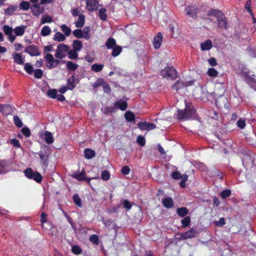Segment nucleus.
I'll use <instances>...</instances> for the list:
<instances>
[{
  "label": "nucleus",
  "instance_id": "obj_28",
  "mask_svg": "<svg viewBox=\"0 0 256 256\" xmlns=\"http://www.w3.org/2000/svg\"><path fill=\"white\" fill-rule=\"evenodd\" d=\"M53 40L57 42H63L66 40V36L60 32H57L53 38Z\"/></svg>",
  "mask_w": 256,
  "mask_h": 256
},
{
  "label": "nucleus",
  "instance_id": "obj_17",
  "mask_svg": "<svg viewBox=\"0 0 256 256\" xmlns=\"http://www.w3.org/2000/svg\"><path fill=\"white\" fill-rule=\"evenodd\" d=\"M76 82L78 83V81L76 82V79L74 75L69 77L67 80V86L68 87V90H73L76 86Z\"/></svg>",
  "mask_w": 256,
  "mask_h": 256
},
{
  "label": "nucleus",
  "instance_id": "obj_57",
  "mask_svg": "<svg viewBox=\"0 0 256 256\" xmlns=\"http://www.w3.org/2000/svg\"><path fill=\"white\" fill-rule=\"evenodd\" d=\"M43 74V72L40 69H36L34 72V78L38 79L40 78Z\"/></svg>",
  "mask_w": 256,
  "mask_h": 256
},
{
  "label": "nucleus",
  "instance_id": "obj_31",
  "mask_svg": "<svg viewBox=\"0 0 256 256\" xmlns=\"http://www.w3.org/2000/svg\"><path fill=\"white\" fill-rule=\"evenodd\" d=\"M78 64H74L71 61H68L66 63V68L68 70L71 71L76 70L78 68Z\"/></svg>",
  "mask_w": 256,
  "mask_h": 256
},
{
  "label": "nucleus",
  "instance_id": "obj_40",
  "mask_svg": "<svg viewBox=\"0 0 256 256\" xmlns=\"http://www.w3.org/2000/svg\"><path fill=\"white\" fill-rule=\"evenodd\" d=\"M47 95L52 98L55 99L56 98L57 90L56 89H50L47 92Z\"/></svg>",
  "mask_w": 256,
  "mask_h": 256
},
{
  "label": "nucleus",
  "instance_id": "obj_12",
  "mask_svg": "<svg viewBox=\"0 0 256 256\" xmlns=\"http://www.w3.org/2000/svg\"><path fill=\"white\" fill-rule=\"evenodd\" d=\"M98 2L97 0H88L86 2V8L89 12H93L98 8Z\"/></svg>",
  "mask_w": 256,
  "mask_h": 256
},
{
  "label": "nucleus",
  "instance_id": "obj_27",
  "mask_svg": "<svg viewBox=\"0 0 256 256\" xmlns=\"http://www.w3.org/2000/svg\"><path fill=\"white\" fill-rule=\"evenodd\" d=\"M44 140L46 143L48 144H52L54 141V138L52 136V134L48 131L45 132Z\"/></svg>",
  "mask_w": 256,
  "mask_h": 256
},
{
  "label": "nucleus",
  "instance_id": "obj_25",
  "mask_svg": "<svg viewBox=\"0 0 256 256\" xmlns=\"http://www.w3.org/2000/svg\"><path fill=\"white\" fill-rule=\"evenodd\" d=\"M26 26H17L14 29V32L16 36H22L25 32Z\"/></svg>",
  "mask_w": 256,
  "mask_h": 256
},
{
  "label": "nucleus",
  "instance_id": "obj_61",
  "mask_svg": "<svg viewBox=\"0 0 256 256\" xmlns=\"http://www.w3.org/2000/svg\"><path fill=\"white\" fill-rule=\"evenodd\" d=\"M22 132L23 134L26 138L29 137L30 135V130L27 127H24L22 128Z\"/></svg>",
  "mask_w": 256,
  "mask_h": 256
},
{
  "label": "nucleus",
  "instance_id": "obj_38",
  "mask_svg": "<svg viewBox=\"0 0 256 256\" xmlns=\"http://www.w3.org/2000/svg\"><path fill=\"white\" fill-rule=\"evenodd\" d=\"M104 66L102 64H94L92 65L91 69L95 72H100Z\"/></svg>",
  "mask_w": 256,
  "mask_h": 256
},
{
  "label": "nucleus",
  "instance_id": "obj_48",
  "mask_svg": "<svg viewBox=\"0 0 256 256\" xmlns=\"http://www.w3.org/2000/svg\"><path fill=\"white\" fill-rule=\"evenodd\" d=\"M72 251L73 254L77 255L80 254L82 252L81 248L78 245L74 246L72 248Z\"/></svg>",
  "mask_w": 256,
  "mask_h": 256
},
{
  "label": "nucleus",
  "instance_id": "obj_55",
  "mask_svg": "<svg viewBox=\"0 0 256 256\" xmlns=\"http://www.w3.org/2000/svg\"><path fill=\"white\" fill-rule=\"evenodd\" d=\"M231 191L230 190H225L220 193V196L222 199H225L230 196Z\"/></svg>",
  "mask_w": 256,
  "mask_h": 256
},
{
  "label": "nucleus",
  "instance_id": "obj_30",
  "mask_svg": "<svg viewBox=\"0 0 256 256\" xmlns=\"http://www.w3.org/2000/svg\"><path fill=\"white\" fill-rule=\"evenodd\" d=\"M51 32L52 30L50 27L48 26H45L42 27L40 33L42 36H48Z\"/></svg>",
  "mask_w": 256,
  "mask_h": 256
},
{
  "label": "nucleus",
  "instance_id": "obj_39",
  "mask_svg": "<svg viewBox=\"0 0 256 256\" xmlns=\"http://www.w3.org/2000/svg\"><path fill=\"white\" fill-rule=\"evenodd\" d=\"M24 69L26 72L31 74L34 72V68L30 63H26L24 66Z\"/></svg>",
  "mask_w": 256,
  "mask_h": 256
},
{
  "label": "nucleus",
  "instance_id": "obj_14",
  "mask_svg": "<svg viewBox=\"0 0 256 256\" xmlns=\"http://www.w3.org/2000/svg\"><path fill=\"white\" fill-rule=\"evenodd\" d=\"M30 9L32 14L38 16L44 12V8H40L39 4H34L30 7Z\"/></svg>",
  "mask_w": 256,
  "mask_h": 256
},
{
  "label": "nucleus",
  "instance_id": "obj_22",
  "mask_svg": "<svg viewBox=\"0 0 256 256\" xmlns=\"http://www.w3.org/2000/svg\"><path fill=\"white\" fill-rule=\"evenodd\" d=\"M212 42L210 40H208L200 44L201 50L203 51L210 50L212 47Z\"/></svg>",
  "mask_w": 256,
  "mask_h": 256
},
{
  "label": "nucleus",
  "instance_id": "obj_13",
  "mask_svg": "<svg viewBox=\"0 0 256 256\" xmlns=\"http://www.w3.org/2000/svg\"><path fill=\"white\" fill-rule=\"evenodd\" d=\"M72 177L78 181L86 180L88 182H90L92 178H87L85 175V170H82L80 173H76L72 174Z\"/></svg>",
  "mask_w": 256,
  "mask_h": 256
},
{
  "label": "nucleus",
  "instance_id": "obj_9",
  "mask_svg": "<svg viewBox=\"0 0 256 256\" xmlns=\"http://www.w3.org/2000/svg\"><path fill=\"white\" fill-rule=\"evenodd\" d=\"M138 127L142 130H150L154 129L156 125L154 124L149 123L146 122H140L137 124Z\"/></svg>",
  "mask_w": 256,
  "mask_h": 256
},
{
  "label": "nucleus",
  "instance_id": "obj_62",
  "mask_svg": "<svg viewBox=\"0 0 256 256\" xmlns=\"http://www.w3.org/2000/svg\"><path fill=\"white\" fill-rule=\"evenodd\" d=\"M237 126L240 129H243L246 126L245 120L240 118L236 122Z\"/></svg>",
  "mask_w": 256,
  "mask_h": 256
},
{
  "label": "nucleus",
  "instance_id": "obj_43",
  "mask_svg": "<svg viewBox=\"0 0 256 256\" xmlns=\"http://www.w3.org/2000/svg\"><path fill=\"white\" fill-rule=\"evenodd\" d=\"M16 10V7L14 6H10L4 12V14L6 15L11 16L12 14Z\"/></svg>",
  "mask_w": 256,
  "mask_h": 256
},
{
  "label": "nucleus",
  "instance_id": "obj_64",
  "mask_svg": "<svg viewBox=\"0 0 256 256\" xmlns=\"http://www.w3.org/2000/svg\"><path fill=\"white\" fill-rule=\"evenodd\" d=\"M121 172L123 174L127 175L130 172V168L128 166H125L122 168Z\"/></svg>",
  "mask_w": 256,
  "mask_h": 256
},
{
  "label": "nucleus",
  "instance_id": "obj_33",
  "mask_svg": "<svg viewBox=\"0 0 256 256\" xmlns=\"http://www.w3.org/2000/svg\"><path fill=\"white\" fill-rule=\"evenodd\" d=\"M68 57L71 60H76L78 58V54L77 53V51L72 50L68 52Z\"/></svg>",
  "mask_w": 256,
  "mask_h": 256
},
{
  "label": "nucleus",
  "instance_id": "obj_56",
  "mask_svg": "<svg viewBox=\"0 0 256 256\" xmlns=\"http://www.w3.org/2000/svg\"><path fill=\"white\" fill-rule=\"evenodd\" d=\"M136 142L141 146H144L146 144L145 138L142 136H138Z\"/></svg>",
  "mask_w": 256,
  "mask_h": 256
},
{
  "label": "nucleus",
  "instance_id": "obj_21",
  "mask_svg": "<svg viewBox=\"0 0 256 256\" xmlns=\"http://www.w3.org/2000/svg\"><path fill=\"white\" fill-rule=\"evenodd\" d=\"M95 154L94 150L90 148H87L84 150V155L86 159H91L95 156Z\"/></svg>",
  "mask_w": 256,
  "mask_h": 256
},
{
  "label": "nucleus",
  "instance_id": "obj_4",
  "mask_svg": "<svg viewBox=\"0 0 256 256\" xmlns=\"http://www.w3.org/2000/svg\"><path fill=\"white\" fill-rule=\"evenodd\" d=\"M160 74L162 77L166 78L175 80L177 78L176 70L172 67H166L162 70Z\"/></svg>",
  "mask_w": 256,
  "mask_h": 256
},
{
  "label": "nucleus",
  "instance_id": "obj_29",
  "mask_svg": "<svg viewBox=\"0 0 256 256\" xmlns=\"http://www.w3.org/2000/svg\"><path fill=\"white\" fill-rule=\"evenodd\" d=\"M124 117L128 122H131L135 120V116L131 111H128L124 114Z\"/></svg>",
  "mask_w": 256,
  "mask_h": 256
},
{
  "label": "nucleus",
  "instance_id": "obj_6",
  "mask_svg": "<svg viewBox=\"0 0 256 256\" xmlns=\"http://www.w3.org/2000/svg\"><path fill=\"white\" fill-rule=\"evenodd\" d=\"M25 52L28 53L32 56H38L40 54L38 47L34 44L26 46L25 48Z\"/></svg>",
  "mask_w": 256,
  "mask_h": 256
},
{
  "label": "nucleus",
  "instance_id": "obj_63",
  "mask_svg": "<svg viewBox=\"0 0 256 256\" xmlns=\"http://www.w3.org/2000/svg\"><path fill=\"white\" fill-rule=\"evenodd\" d=\"M123 206L124 208L129 210L132 208V204L128 200H125L123 202Z\"/></svg>",
  "mask_w": 256,
  "mask_h": 256
},
{
  "label": "nucleus",
  "instance_id": "obj_23",
  "mask_svg": "<svg viewBox=\"0 0 256 256\" xmlns=\"http://www.w3.org/2000/svg\"><path fill=\"white\" fill-rule=\"evenodd\" d=\"M176 213L180 217H184L188 213V210L186 207L179 208L176 209Z\"/></svg>",
  "mask_w": 256,
  "mask_h": 256
},
{
  "label": "nucleus",
  "instance_id": "obj_51",
  "mask_svg": "<svg viewBox=\"0 0 256 256\" xmlns=\"http://www.w3.org/2000/svg\"><path fill=\"white\" fill-rule=\"evenodd\" d=\"M90 31V27L86 26L84 28L82 31L83 32V37L86 40H89L90 38V34L89 32Z\"/></svg>",
  "mask_w": 256,
  "mask_h": 256
},
{
  "label": "nucleus",
  "instance_id": "obj_58",
  "mask_svg": "<svg viewBox=\"0 0 256 256\" xmlns=\"http://www.w3.org/2000/svg\"><path fill=\"white\" fill-rule=\"evenodd\" d=\"M104 82V81L102 78H98L94 84L93 87L96 88L100 86H102Z\"/></svg>",
  "mask_w": 256,
  "mask_h": 256
},
{
  "label": "nucleus",
  "instance_id": "obj_59",
  "mask_svg": "<svg viewBox=\"0 0 256 256\" xmlns=\"http://www.w3.org/2000/svg\"><path fill=\"white\" fill-rule=\"evenodd\" d=\"M188 176L187 174H183V178H182V180L180 182V187L182 188H184L186 186V182L188 180Z\"/></svg>",
  "mask_w": 256,
  "mask_h": 256
},
{
  "label": "nucleus",
  "instance_id": "obj_32",
  "mask_svg": "<svg viewBox=\"0 0 256 256\" xmlns=\"http://www.w3.org/2000/svg\"><path fill=\"white\" fill-rule=\"evenodd\" d=\"M69 49V46L64 44H60L57 46L56 50H58V52H62L63 53H66V52H68Z\"/></svg>",
  "mask_w": 256,
  "mask_h": 256
},
{
  "label": "nucleus",
  "instance_id": "obj_45",
  "mask_svg": "<svg viewBox=\"0 0 256 256\" xmlns=\"http://www.w3.org/2000/svg\"><path fill=\"white\" fill-rule=\"evenodd\" d=\"M208 74L211 77H216L218 75V72L213 68H210L207 72Z\"/></svg>",
  "mask_w": 256,
  "mask_h": 256
},
{
  "label": "nucleus",
  "instance_id": "obj_10",
  "mask_svg": "<svg viewBox=\"0 0 256 256\" xmlns=\"http://www.w3.org/2000/svg\"><path fill=\"white\" fill-rule=\"evenodd\" d=\"M192 84V82H190L186 83L182 80H178L175 84L172 86V89L178 92L179 90L187 86H190Z\"/></svg>",
  "mask_w": 256,
  "mask_h": 256
},
{
  "label": "nucleus",
  "instance_id": "obj_37",
  "mask_svg": "<svg viewBox=\"0 0 256 256\" xmlns=\"http://www.w3.org/2000/svg\"><path fill=\"white\" fill-rule=\"evenodd\" d=\"M89 240L94 244L98 245L99 244V238L96 234H94L90 236Z\"/></svg>",
  "mask_w": 256,
  "mask_h": 256
},
{
  "label": "nucleus",
  "instance_id": "obj_16",
  "mask_svg": "<svg viewBox=\"0 0 256 256\" xmlns=\"http://www.w3.org/2000/svg\"><path fill=\"white\" fill-rule=\"evenodd\" d=\"M197 9V8L194 6H187L185 9L186 14L194 18L196 17Z\"/></svg>",
  "mask_w": 256,
  "mask_h": 256
},
{
  "label": "nucleus",
  "instance_id": "obj_20",
  "mask_svg": "<svg viewBox=\"0 0 256 256\" xmlns=\"http://www.w3.org/2000/svg\"><path fill=\"white\" fill-rule=\"evenodd\" d=\"M122 48L116 44L115 40L113 38V56L116 57L122 52Z\"/></svg>",
  "mask_w": 256,
  "mask_h": 256
},
{
  "label": "nucleus",
  "instance_id": "obj_35",
  "mask_svg": "<svg viewBox=\"0 0 256 256\" xmlns=\"http://www.w3.org/2000/svg\"><path fill=\"white\" fill-rule=\"evenodd\" d=\"M73 200L76 206L82 207V200L78 194H74L73 196Z\"/></svg>",
  "mask_w": 256,
  "mask_h": 256
},
{
  "label": "nucleus",
  "instance_id": "obj_44",
  "mask_svg": "<svg viewBox=\"0 0 256 256\" xmlns=\"http://www.w3.org/2000/svg\"><path fill=\"white\" fill-rule=\"evenodd\" d=\"M182 226L185 228L189 226L190 223V216H186L181 220Z\"/></svg>",
  "mask_w": 256,
  "mask_h": 256
},
{
  "label": "nucleus",
  "instance_id": "obj_53",
  "mask_svg": "<svg viewBox=\"0 0 256 256\" xmlns=\"http://www.w3.org/2000/svg\"><path fill=\"white\" fill-rule=\"evenodd\" d=\"M14 122L15 125L18 128H21L22 126V122L20 120V118L17 116H14Z\"/></svg>",
  "mask_w": 256,
  "mask_h": 256
},
{
  "label": "nucleus",
  "instance_id": "obj_7",
  "mask_svg": "<svg viewBox=\"0 0 256 256\" xmlns=\"http://www.w3.org/2000/svg\"><path fill=\"white\" fill-rule=\"evenodd\" d=\"M197 234L196 230L192 228L189 230L182 234H178V235L180 236V237L178 238L180 240H186L188 238H194Z\"/></svg>",
  "mask_w": 256,
  "mask_h": 256
},
{
  "label": "nucleus",
  "instance_id": "obj_24",
  "mask_svg": "<svg viewBox=\"0 0 256 256\" xmlns=\"http://www.w3.org/2000/svg\"><path fill=\"white\" fill-rule=\"evenodd\" d=\"M85 22V16L83 14H80L78 21L76 22V26L80 28L83 26Z\"/></svg>",
  "mask_w": 256,
  "mask_h": 256
},
{
  "label": "nucleus",
  "instance_id": "obj_34",
  "mask_svg": "<svg viewBox=\"0 0 256 256\" xmlns=\"http://www.w3.org/2000/svg\"><path fill=\"white\" fill-rule=\"evenodd\" d=\"M30 8V4L28 2L22 0L20 4V8L22 10H26Z\"/></svg>",
  "mask_w": 256,
  "mask_h": 256
},
{
  "label": "nucleus",
  "instance_id": "obj_26",
  "mask_svg": "<svg viewBox=\"0 0 256 256\" xmlns=\"http://www.w3.org/2000/svg\"><path fill=\"white\" fill-rule=\"evenodd\" d=\"M82 47V42L78 40H74L72 43V48L73 50L78 52L81 50Z\"/></svg>",
  "mask_w": 256,
  "mask_h": 256
},
{
  "label": "nucleus",
  "instance_id": "obj_8",
  "mask_svg": "<svg viewBox=\"0 0 256 256\" xmlns=\"http://www.w3.org/2000/svg\"><path fill=\"white\" fill-rule=\"evenodd\" d=\"M218 26L220 29H223L226 30L228 28V21L227 18L225 16L224 14H223L221 16L217 18Z\"/></svg>",
  "mask_w": 256,
  "mask_h": 256
},
{
  "label": "nucleus",
  "instance_id": "obj_46",
  "mask_svg": "<svg viewBox=\"0 0 256 256\" xmlns=\"http://www.w3.org/2000/svg\"><path fill=\"white\" fill-rule=\"evenodd\" d=\"M2 30L5 34H6V36L11 34L13 32V30L11 26H10L8 25L4 26Z\"/></svg>",
  "mask_w": 256,
  "mask_h": 256
},
{
  "label": "nucleus",
  "instance_id": "obj_60",
  "mask_svg": "<svg viewBox=\"0 0 256 256\" xmlns=\"http://www.w3.org/2000/svg\"><path fill=\"white\" fill-rule=\"evenodd\" d=\"M225 223V220L224 218H221L218 221H215L214 222L215 226L219 227L222 226Z\"/></svg>",
  "mask_w": 256,
  "mask_h": 256
},
{
  "label": "nucleus",
  "instance_id": "obj_47",
  "mask_svg": "<svg viewBox=\"0 0 256 256\" xmlns=\"http://www.w3.org/2000/svg\"><path fill=\"white\" fill-rule=\"evenodd\" d=\"M60 27L62 31L66 36H69L70 34L71 30L70 28L66 24H62Z\"/></svg>",
  "mask_w": 256,
  "mask_h": 256
},
{
  "label": "nucleus",
  "instance_id": "obj_41",
  "mask_svg": "<svg viewBox=\"0 0 256 256\" xmlns=\"http://www.w3.org/2000/svg\"><path fill=\"white\" fill-rule=\"evenodd\" d=\"M106 10L104 8H102L98 12V16L100 20H106L107 18V15L106 14Z\"/></svg>",
  "mask_w": 256,
  "mask_h": 256
},
{
  "label": "nucleus",
  "instance_id": "obj_11",
  "mask_svg": "<svg viewBox=\"0 0 256 256\" xmlns=\"http://www.w3.org/2000/svg\"><path fill=\"white\" fill-rule=\"evenodd\" d=\"M127 108V102L122 100H120L114 102L113 106V110L114 109H120L124 111L126 110Z\"/></svg>",
  "mask_w": 256,
  "mask_h": 256
},
{
  "label": "nucleus",
  "instance_id": "obj_1",
  "mask_svg": "<svg viewBox=\"0 0 256 256\" xmlns=\"http://www.w3.org/2000/svg\"><path fill=\"white\" fill-rule=\"evenodd\" d=\"M40 158V163L44 168H47L49 164V160L52 154V150L48 146H43L38 153Z\"/></svg>",
  "mask_w": 256,
  "mask_h": 256
},
{
  "label": "nucleus",
  "instance_id": "obj_5",
  "mask_svg": "<svg viewBox=\"0 0 256 256\" xmlns=\"http://www.w3.org/2000/svg\"><path fill=\"white\" fill-rule=\"evenodd\" d=\"M44 58L47 62L46 66L49 69L56 67L60 62L58 60L54 59L53 56L50 54H47Z\"/></svg>",
  "mask_w": 256,
  "mask_h": 256
},
{
  "label": "nucleus",
  "instance_id": "obj_36",
  "mask_svg": "<svg viewBox=\"0 0 256 256\" xmlns=\"http://www.w3.org/2000/svg\"><path fill=\"white\" fill-rule=\"evenodd\" d=\"M52 22V18L48 14H45L42 18L40 22L42 24H44L46 23H50Z\"/></svg>",
  "mask_w": 256,
  "mask_h": 256
},
{
  "label": "nucleus",
  "instance_id": "obj_52",
  "mask_svg": "<svg viewBox=\"0 0 256 256\" xmlns=\"http://www.w3.org/2000/svg\"><path fill=\"white\" fill-rule=\"evenodd\" d=\"M172 178L174 180H179L183 178V175L178 171H174L171 174Z\"/></svg>",
  "mask_w": 256,
  "mask_h": 256
},
{
  "label": "nucleus",
  "instance_id": "obj_54",
  "mask_svg": "<svg viewBox=\"0 0 256 256\" xmlns=\"http://www.w3.org/2000/svg\"><path fill=\"white\" fill-rule=\"evenodd\" d=\"M101 178L104 180H108L110 178V174L108 170H104L101 174Z\"/></svg>",
  "mask_w": 256,
  "mask_h": 256
},
{
  "label": "nucleus",
  "instance_id": "obj_19",
  "mask_svg": "<svg viewBox=\"0 0 256 256\" xmlns=\"http://www.w3.org/2000/svg\"><path fill=\"white\" fill-rule=\"evenodd\" d=\"M163 206L167 208H170L174 206V201L170 198H164L162 200Z\"/></svg>",
  "mask_w": 256,
  "mask_h": 256
},
{
  "label": "nucleus",
  "instance_id": "obj_50",
  "mask_svg": "<svg viewBox=\"0 0 256 256\" xmlns=\"http://www.w3.org/2000/svg\"><path fill=\"white\" fill-rule=\"evenodd\" d=\"M74 36L78 38H83V32L80 29H76L73 31Z\"/></svg>",
  "mask_w": 256,
  "mask_h": 256
},
{
  "label": "nucleus",
  "instance_id": "obj_18",
  "mask_svg": "<svg viewBox=\"0 0 256 256\" xmlns=\"http://www.w3.org/2000/svg\"><path fill=\"white\" fill-rule=\"evenodd\" d=\"M12 57L15 63L20 65L24 64V57H22L20 53H14L12 55Z\"/></svg>",
  "mask_w": 256,
  "mask_h": 256
},
{
  "label": "nucleus",
  "instance_id": "obj_2",
  "mask_svg": "<svg viewBox=\"0 0 256 256\" xmlns=\"http://www.w3.org/2000/svg\"><path fill=\"white\" fill-rule=\"evenodd\" d=\"M196 116V111L188 105H186L184 110H178V118L180 120H188Z\"/></svg>",
  "mask_w": 256,
  "mask_h": 256
},
{
  "label": "nucleus",
  "instance_id": "obj_3",
  "mask_svg": "<svg viewBox=\"0 0 256 256\" xmlns=\"http://www.w3.org/2000/svg\"><path fill=\"white\" fill-rule=\"evenodd\" d=\"M26 176L30 180H32L38 183L42 181V177L41 174L38 172H34L32 168H28L24 170Z\"/></svg>",
  "mask_w": 256,
  "mask_h": 256
},
{
  "label": "nucleus",
  "instance_id": "obj_42",
  "mask_svg": "<svg viewBox=\"0 0 256 256\" xmlns=\"http://www.w3.org/2000/svg\"><path fill=\"white\" fill-rule=\"evenodd\" d=\"M223 14H224L222 12L217 10H212L210 12V14L215 16L216 19L220 18L221 15H222Z\"/></svg>",
  "mask_w": 256,
  "mask_h": 256
},
{
  "label": "nucleus",
  "instance_id": "obj_15",
  "mask_svg": "<svg viewBox=\"0 0 256 256\" xmlns=\"http://www.w3.org/2000/svg\"><path fill=\"white\" fill-rule=\"evenodd\" d=\"M162 40V36L161 32H158L154 37L153 40V45L156 49L160 48Z\"/></svg>",
  "mask_w": 256,
  "mask_h": 256
},
{
  "label": "nucleus",
  "instance_id": "obj_49",
  "mask_svg": "<svg viewBox=\"0 0 256 256\" xmlns=\"http://www.w3.org/2000/svg\"><path fill=\"white\" fill-rule=\"evenodd\" d=\"M252 0H248L246 2L245 4V9L248 12V13L253 16L252 10L251 9Z\"/></svg>",
  "mask_w": 256,
  "mask_h": 256
}]
</instances>
